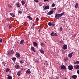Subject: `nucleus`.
Returning <instances> with one entry per match:
<instances>
[{
  "label": "nucleus",
  "mask_w": 79,
  "mask_h": 79,
  "mask_svg": "<svg viewBox=\"0 0 79 79\" xmlns=\"http://www.w3.org/2000/svg\"><path fill=\"white\" fill-rule=\"evenodd\" d=\"M62 51H63V50H62Z\"/></svg>",
  "instance_id": "obj_63"
},
{
  "label": "nucleus",
  "mask_w": 79,
  "mask_h": 79,
  "mask_svg": "<svg viewBox=\"0 0 79 79\" xmlns=\"http://www.w3.org/2000/svg\"><path fill=\"white\" fill-rule=\"evenodd\" d=\"M0 66H1V65L0 64Z\"/></svg>",
  "instance_id": "obj_62"
},
{
  "label": "nucleus",
  "mask_w": 79,
  "mask_h": 79,
  "mask_svg": "<svg viewBox=\"0 0 79 79\" xmlns=\"http://www.w3.org/2000/svg\"><path fill=\"white\" fill-rule=\"evenodd\" d=\"M31 50H32V51H33L34 52H35V51L34 50V47H31Z\"/></svg>",
  "instance_id": "obj_21"
},
{
  "label": "nucleus",
  "mask_w": 79,
  "mask_h": 79,
  "mask_svg": "<svg viewBox=\"0 0 79 79\" xmlns=\"http://www.w3.org/2000/svg\"><path fill=\"white\" fill-rule=\"evenodd\" d=\"M34 1L36 3H37V2H39V0H34Z\"/></svg>",
  "instance_id": "obj_38"
},
{
  "label": "nucleus",
  "mask_w": 79,
  "mask_h": 79,
  "mask_svg": "<svg viewBox=\"0 0 79 79\" xmlns=\"http://www.w3.org/2000/svg\"><path fill=\"white\" fill-rule=\"evenodd\" d=\"M3 63H4V66H5V64H6V63L5 62L3 61L2 62L3 64Z\"/></svg>",
  "instance_id": "obj_36"
},
{
  "label": "nucleus",
  "mask_w": 79,
  "mask_h": 79,
  "mask_svg": "<svg viewBox=\"0 0 79 79\" xmlns=\"http://www.w3.org/2000/svg\"><path fill=\"white\" fill-rule=\"evenodd\" d=\"M44 9L43 10L44 11H45L46 10H48L50 8V6L48 5L46 6L45 5H44L43 6Z\"/></svg>",
  "instance_id": "obj_1"
},
{
  "label": "nucleus",
  "mask_w": 79,
  "mask_h": 79,
  "mask_svg": "<svg viewBox=\"0 0 79 79\" xmlns=\"http://www.w3.org/2000/svg\"><path fill=\"white\" fill-rule=\"evenodd\" d=\"M24 40H22L20 41V44L21 45H23L24 44Z\"/></svg>",
  "instance_id": "obj_12"
},
{
  "label": "nucleus",
  "mask_w": 79,
  "mask_h": 79,
  "mask_svg": "<svg viewBox=\"0 0 79 79\" xmlns=\"http://www.w3.org/2000/svg\"><path fill=\"white\" fill-rule=\"evenodd\" d=\"M64 15V12H63L61 14H60V16H63V15Z\"/></svg>",
  "instance_id": "obj_29"
},
{
  "label": "nucleus",
  "mask_w": 79,
  "mask_h": 79,
  "mask_svg": "<svg viewBox=\"0 0 79 79\" xmlns=\"http://www.w3.org/2000/svg\"><path fill=\"white\" fill-rule=\"evenodd\" d=\"M9 29H10V28H11V25H10L9 26Z\"/></svg>",
  "instance_id": "obj_43"
},
{
  "label": "nucleus",
  "mask_w": 79,
  "mask_h": 79,
  "mask_svg": "<svg viewBox=\"0 0 79 79\" xmlns=\"http://www.w3.org/2000/svg\"><path fill=\"white\" fill-rule=\"evenodd\" d=\"M9 18H7V19H8V20H9Z\"/></svg>",
  "instance_id": "obj_59"
},
{
  "label": "nucleus",
  "mask_w": 79,
  "mask_h": 79,
  "mask_svg": "<svg viewBox=\"0 0 79 79\" xmlns=\"http://www.w3.org/2000/svg\"><path fill=\"white\" fill-rule=\"evenodd\" d=\"M23 69H21V71H23Z\"/></svg>",
  "instance_id": "obj_54"
},
{
  "label": "nucleus",
  "mask_w": 79,
  "mask_h": 79,
  "mask_svg": "<svg viewBox=\"0 0 79 79\" xmlns=\"http://www.w3.org/2000/svg\"><path fill=\"white\" fill-rule=\"evenodd\" d=\"M53 13V12L52 10H51L47 13V15H51Z\"/></svg>",
  "instance_id": "obj_7"
},
{
  "label": "nucleus",
  "mask_w": 79,
  "mask_h": 79,
  "mask_svg": "<svg viewBox=\"0 0 79 79\" xmlns=\"http://www.w3.org/2000/svg\"><path fill=\"white\" fill-rule=\"evenodd\" d=\"M23 24V25H26V24L24 23H22Z\"/></svg>",
  "instance_id": "obj_53"
},
{
  "label": "nucleus",
  "mask_w": 79,
  "mask_h": 79,
  "mask_svg": "<svg viewBox=\"0 0 79 79\" xmlns=\"http://www.w3.org/2000/svg\"><path fill=\"white\" fill-rule=\"evenodd\" d=\"M59 43L60 44H63V41H58Z\"/></svg>",
  "instance_id": "obj_35"
},
{
  "label": "nucleus",
  "mask_w": 79,
  "mask_h": 79,
  "mask_svg": "<svg viewBox=\"0 0 79 79\" xmlns=\"http://www.w3.org/2000/svg\"><path fill=\"white\" fill-rule=\"evenodd\" d=\"M61 68L62 69H66V66H65L64 65H61Z\"/></svg>",
  "instance_id": "obj_8"
},
{
  "label": "nucleus",
  "mask_w": 79,
  "mask_h": 79,
  "mask_svg": "<svg viewBox=\"0 0 79 79\" xmlns=\"http://www.w3.org/2000/svg\"><path fill=\"white\" fill-rule=\"evenodd\" d=\"M8 53L9 55H11V52H8Z\"/></svg>",
  "instance_id": "obj_37"
},
{
  "label": "nucleus",
  "mask_w": 79,
  "mask_h": 79,
  "mask_svg": "<svg viewBox=\"0 0 79 79\" xmlns=\"http://www.w3.org/2000/svg\"><path fill=\"white\" fill-rule=\"evenodd\" d=\"M72 78H73V79H76V78H77V75H73L72 76Z\"/></svg>",
  "instance_id": "obj_13"
},
{
  "label": "nucleus",
  "mask_w": 79,
  "mask_h": 79,
  "mask_svg": "<svg viewBox=\"0 0 79 79\" xmlns=\"http://www.w3.org/2000/svg\"><path fill=\"white\" fill-rule=\"evenodd\" d=\"M55 4L54 3H53L52 4V7H55Z\"/></svg>",
  "instance_id": "obj_32"
},
{
  "label": "nucleus",
  "mask_w": 79,
  "mask_h": 79,
  "mask_svg": "<svg viewBox=\"0 0 79 79\" xmlns=\"http://www.w3.org/2000/svg\"><path fill=\"white\" fill-rule=\"evenodd\" d=\"M9 6L10 7H11V5H9Z\"/></svg>",
  "instance_id": "obj_57"
},
{
  "label": "nucleus",
  "mask_w": 79,
  "mask_h": 79,
  "mask_svg": "<svg viewBox=\"0 0 79 79\" xmlns=\"http://www.w3.org/2000/svg\"><path fill=\"white\" fill-rule=\"evenodd\" d=\"M60 31H63V28L62 27H60Z\"/></svg>",
  "instance_id": "obj_39"
},
{
  "label": "nucleus",
  "mask_w": 79,
  "mask_h": 79,
  "mask_svg": "<svg viewBox=\"0 0 79 79\" xmlns=\"http://www.w3.org/2000/svg\"><path fill=\"white\" fill-rule=\"evenodd\" d=\"M10 15L13 17V18H15V15L14 14H13V13H10Z\"/></svg>",
  "instance_id": "obj_11"
},
{
  "label": "nucleus",
  "mask_w": 79,
  "mask_h": 79,
  "mask_svg": "<svg viewBox=\"0 0 79 79\" xmlns=\"http://www.w3.org/2000/svg\"><path fill=\"white\" fill-rule=\"evenodd\" d=\"M68 60V58L66 57L64 59V61H67V60Z\"/></svg>",
  "instance_id": "obj_30"
},
{
  "label": "nucleus",
  "mask_w": 79,
  "mask_h": 79,
  "mask_svg": "<svg viewBox=\"0 0 79 79\" xmlns=\"http://www.w3.org/2000/svg\"><path fill=\"white\" fill-rule=\"evenodd\" d=\"M52 27H54L55 26V24L52 23Z\"/></svg>",
  "instance_id": "obj_46"
},
{
  "label": "nucleus",
  "mask_w": 79,
  "mask_h": 79,
  "mask_svg": "<svg viewBox=\"0 0 79 79\" xmlns=\"http://www.w3.org/2000/svg\"><path fill=\"white\" fill-rule=\"evenodd\" d=\"M51 36H54V35H55L56 36H57L58 35V34H57L54 33L53 32L51 33Z\"/></svg>",
  "instance_id": "obj_4"
},
{
  "label": "nucleus",
  "mask_w": 79,
  "mask_h": 79,
  "mask_svg": "<svg viewBox=\"0 0 79 79\" xmlns=\"http://www.w3.org/2000/svg\"><path fill=\"white\" fill-rule=\"evenodd\" d=\"M74 69H79V65H77L74 66Z\"/></svg>",
  "instance_id": "obj_6"
},
{
  "label": "nucleus",
  "mask_w": 79,
  "mask_h": 79,
  "mask_svg": "<svg viewBox=\"0 0 79 79\" xmlns=\"http://www.w3.org/2000/svg\"><path fill=\"white\" fill-rule=\"evenodd\" d=\"M26 73H27V74H30V73H31V70L30 69H28L26 71Z\"/></svg>",
  "instance_id": "obj_16"
},
{
  "label": "nucleus",
  "mask_w": 79,
  "mask_h": 79,
  "mask_svg": "<svg viewBox=\"0 0 79 79\" xmlns=\"http://www.w3.org/2000/svg\"><path fill=\"white\" fill-rule=\"evenodd\" d=\"M56 7H55L54 8H52V9L51 10L53 13V12H54V11H55V10H56Z\"/></svg>",
  "instance_id": "obj_19"
},
{
  "label": "nucleus",
  "mask_w": 79,
  "mask_h": 79,
  "mask_svg": "<svg viewBox=\"0 0 79 79\" xmlns=\"http://www.w3.org/2000/svg\"><path fill=\"white\" fill-rule=\"evenodd\" d=\"M16 55H17V58H19L20 57V55L18 52H16Z\"/></svg>",
  "instance_id": "obj_9"
},
{
  "label": "nucleus",
  "mask_w": 79,
  "mask_h": 79,
  "mask_svg": "<svg viewBox=\"0 0 79 79\" xmlns=\"http://www.w3.org/2000/svg\"><path fill=\"white\" fill-rule=\"evenodd\" d=\"M11 59L13 61H16V58L15 57H12Z\"/></svg>",
  "instance_id": "obj_25"
},
{
  "label": "nucleus",
  "mask_w": 79,
  "mask_h": 79,
  "mask_svg": "<svg viewBox=\"0 0 79 79\" xmlns=\"http://www.w3.org/2000/svg\"><path fill=\"white\" fill-rule=\"evenodd\" d=\"M12 79V77L11 76L8 75L7 77V79Z\"/></svg>",
  "instance_id": "obj_24"
},
{
  "label": "nucleus",
  "mask_w": 79,
  "mask_h": 79,
  "mask_svg": "<svg viewBox=\"0 0 79 79\" xmlns=\"http://www.w3.org/2000/svg\"><path fill=\"white\" fill-rule=\"evenodd\" d=\"M40 52H41V53L43 54H44V50L40 49Z\"/></svg>",
  "instance_id": "obj_22"
},
{
  "label": "nucleus",
  "mask_w": 79,
  "mask_h": 79,
  "mask_svg": "<svg viewBox=\"0 0 79 79\" xmlns=\"http://www.w3.org/2000/svg\"><path fill=\"white\" fill-rule=\"evenodd\" d=\"M19 62L21 63V64H23V63H24V62L23 61V60H19Z\"/></svg>",
  "instance_id": "obj_31"
},
{
  "label": "nucleus",
  "mask_w": 79,
  "mask_h": 79,
  "mask_svg": "<svg viewBox=\"0 0 79 79\" xmlns=\"http://www.w3.org/2000/svg\"><path fill=\"white\" fill-rule=\"evenodd\" d=\"M64 79H67V78H64Z\"/></svg>",
  "instance_id": "obj_58"
},
{
  "label": "nucleus",
  "mask_w": 79,
  "mask_h": 79,
  "mask_svg": "<svg viewBox=\"0 0 79 79\" xmlns=\"http://www.w3.org/2000/svg\"><path fill=\"white\" fill-rule=\"evenodd\" d=\"M44 2H49V0H44Z\"/></svg>",
  "instance_id": "obj_44"
},
{
  "label": "nucleus",
  "mask_w": 79,
  "mask_h": 79,
  "mask_svg": "<svg viewBox=\"0 0 79 79\" xmlns=\"http://www.w3.org/2000/svg\"><path fill=\"white\" fill-rule=\"evenodd\" d=\"M78 55L79 56V52H78Z\"/></svg>",
  "instance_id": "obj_61"
},
{
  "label": "nucleus",
  "mask_w": 79,
  "mask_h": 79,
  "mask_svg": "<svg viewBox=\"0 0 79 79\" xmlns=\"http://www.w3.org/2000/svg\"><path fill=\"white\" fill-rule=\"evenodd\" d=\"M11 52L12 54H13V53H14V51H13V50H11Z\"/></svg>",
  "instance_id": "obj_40"
},
{
  "label": "nucleus",
  "mask_w": 79,
  "mask_h": 79,
  "mask_svg": "<svg viewBox=\"0 0 79 79\" xmlns=\"http://www.w3.org/2000/svg\"><path fill=\"white\" fill-rule=\"evenodd\" d=\"M73 52H72L71 53L69 54L68 55V56L70 58H71L73 57Z\"/></svg>",
  "instance_id": "obj_5"
},
{
  "label": "nucleus",
  "mask_w": 79,
  "mask_h": 79,
  "mask_svg": "<svg viewBox=\"0 0 79 79\" xmlns=\"http://www.w3.org/2000/svg\"><path fill=\"white\" fill-rule=\"evenodd\" d=\"M52 23H55V22H54V21H53V22H52Z\"/></svg>",
  "instance_id": "obj_56"
},
{
  "label": "nucleus",
  "mask_w": 79,
  "mask_h": 79,
  "mask_svg": "<svg viewBox=\"0 0 79 79\" xmlns=\"http://www.w3.org/2000/svg\"><path fill=\"white\" fill-rule=\"evenodd\" d=\"M15 68H16V69H19V65L16 64L15 66Z\"/></svg>",
  "instance_id": "obj_15"
},
{
  "label": "nucleus",
  "mask_w": 79,
  "mask_h": 79,
  "mask_svg": "<svg viewBox=\"0 0 79 79\" xmlns=\"http://www.w3.org/2000/svg\"><path fill=\"white\" fill-rule=\"evenodd\" d=\"M67 48H68V46H67V45H65L63 46L62 48L63 49V50H66V49H67Z\"/></svg>",
  "instance_id": "obj_10"
},
{
  "label": "nucleus",
  "mask_w": 79,
  "mask_h": 79,
  "mask_svg": "<svg viewBox=\"0 0 79 79\" xmlns=\"http://www.w3.org/2000/svg\"><path fill=\"white\" fill-rule=\"evenodd\" d=\"M36 21H39V19L38 18H36Z\"/></svg>",
  "instance_id": "obj_41"
},
{
  "label": "nucleus",
  "mask_w": 79,
  "mask_h": 79,
  "mask_svg": "<svg viewBox=\"0 0 79 79\" xmlns=\"http://www.w3.org/2000/svg\"><path fill=\"white\" fill-rule=\"evenodd\" d=\"M10 69H9V68H6L5 69V71L6 72H8V71H10Z\"/></svg>",
  "instance_id": "obj_27"
},
{
  "label": "nucleus",
  "mask_w": 79,
  "mask_h": 79,
  "mask_svg": "<svg viewBox=\"0 0 79 79\" xmlns=\"http://www.w3.org/2000/svg\"><path fill=\"white\" fill-rule=\"evenodd\" d=\"M32 26H35V24H34V23H33Z\"/></svg>",
  "instance_id": "obj_52"
},
{
  "label": "nucleus",
  "mask_w": 79,
  "mask_h": 79,
  "mask_svg": "<svg viewBox=\"0 0 79 79\" xmlns=\"http://www.w3.org/2000/svg\"><path fill=\"white\" fill-rule=\"evenodd\" d=\"M21 2L22 3V5L23 6L24 5V4H25V3H26V2H25L23 0Z\"/></svg>",
  "instance_id": "obj_20"
},
{
  "label": "nucleus",
  "mask_w": 79,
  "mask_h": 79,
  "mask_svg": "<svg viewBox=\"0 0 79 79\" xmlns=\"http://www.w3.org/2000/svg\"><path fill=\"white\" fill-rule=\"evenodd\" d=\"M11 71H10V73H11Z\"/></svg>",
  "instance_id": "obj_60"
},
{
  "label": "nucleus",
  "mask_w": 79,
  "mask_h": 79,
  "mask_svg": "<svg viewBox=\"0 0 79 79\" xmlns=\"http://www.w3.org/2000/svg\"><path fill=\"white\" fill-rule=\"evenodd\" d=\"M60 17H61V16L60 14H56L55 18H56V19H59Z\"/></svg>",
  "instance_id": "obj_2"
},
{
  "label": "nucleus",
  "mask_w": 79,
  "mask_h": 79,
  "mask_svg": "<svg viewBox=\"0 0 79 79\" xmlns=\"http://www.w3.org/2000/svg\"><path fill=\"white\" fill-rule=\"evenodd\" d=\"M61 10H58L59 13H60V12H61Z\"/></svg>",
  "instance_id": "obj_48"
},
{
  "label": "nucleus",
  "mask_w": 79,
  "mask_h": 79,
  "mask_svg": "<svg viewBox=\"0 0 79 79\" xmlns=\"http://www.w3.org/2000/svg\"><path fill=\"white\" fill-rule=\"evenodd\" d=\"M22 11H21L20 10H19L18 12V15H19V14H22Z\"/></svg>",
  "instance_id": "obj_28"
},
{
  "label": "nucleus",
  "mask_w": 79,
  "mask_h": 79,
  "mask_svg": "<svg viewBox=\"0 0 79 79\" xmlns=\"http://www.w3.org/2000/svg\"><path fill=\"white\" fill-rule=\"evenodd\" d=\"M33 44L35 47H37V43L35 42H33Z\"/></svg>",
  "instance_id": "obj_14"
},
{
  "label": "nucleus",
  "mask_w": 79,
  "mask_h": 79,
  "mask_svg": "<svg viewBox=\"0 0 79 79\" xmlns=\"http://www.w3.org/2000/svg\"><path fill=\"white\" fill-rule=\"evenodd\" d=\"M17 74L18 76H20L21 75V71H19L17 73Z\"/></svg>",
  "instance_id": "obj_23"
},
{
  "label": "nucleus",
  "mask_w": 79,
  "mask_h": 79,
  "mask_svg": "<svg viewBox=\"0 0 79 79\" xmlns=\"http://www.w3.org/2000/svg\"><path fill=\"white\" fill-rule=\"evenodd\" d=\"M68 68L69 70H72L73 69V65H70L68 66Z\"/></svg>",
  "instance_id": "obj_3"
},
{
  "label": "nucleus",
  "mask_w": 79,
  "mask_h": 79,
  "mask_svg": "<svg viewBox=\"0 0 79 79\" xmlns=\"http://www.w3.org/2000/svg\"><path fill=\"white\" fill-rule=\"evenodd\" d=\"M48 25L49 26H52V23H51V22H49V23H48Z\"/></svg>",
  "instance_id": "obj_34"
},
{
  "label": "nucleus",
  "mask_w": 79,
  "mask_h": 79,
  "mask_svg": "<svg viewBox=\"0 0 79 79\" xmlns=\"http://www.w3.org/2000/svg\"><path fill=\"white\" fill-rule=\"evenodd\" d=\"M74 64H77V65H78V64H79V61H77L74 62Z\"/></svg>",
  "instance_id": "obj_17"
},
{
  "label": "nucleus",
  "mask_w": 79,
  "mask_h": 79,
  "mask_svg": "<svg viewBox=\"0 0 79 79\" xmlns=\"http://www.w3.org/2000/svg\"><path fill=\"white\" fill-rule=\"evenodd\" d=\"M39 32H40V30H38Z\"/></svg>",
  "instance_id": "obj_55"
},
{
  "label": "nucleus",
  "mask_w": 79,
  "mask_h": 79,
  "mask_svg": "<svg viewBox=\"0 0 79 79\" xmlns=\"http://www.w3.org/2000/svg\"><path fill=\"white\" fill-rule=\"evenodd\" d=\"M34 26H33V25H32L31 27V29H34Z\"/></svg>",
  "instance_id": "obj_49"
},
{
  "label": "nucleus",
  "mask_w": 79,
  "mask_h": 79,
  "mask_svg": "<svg viewBox=\"0 0 79 79\" xmlns=\"http://www.w3.org/2000/svg\"><path fill=\"white\" fill-rule=\"evenodd\" d=\"M77 74H79V70H77Z\"/></svg>",
  "instance_id": "obj_51"
},
{
  "label": "nucleus",
  "mask_w": 79,
  "mask_h": 79,
  "mask_svg": "<svg viewBox=\"0 0 79 79\" xmlns=\"http://www.w3.org/2000/svg\"><path fill=\"white\" fill-rule=\"evenodd\" d=\"M77 6H78V3H76L75 5V8H77Z\"/></svg>",
  "instance_id": "obj_33"
},
{
  "label": "nucleus",
  "mask_w": 79,
  "mask_h": 79,
  "mask_svg": "<svg viewBox=\"0 0 79 79\" xmlns=\"http://www.w3.org/2000/svg\"><path fill=\"white\" fill-rule=\"evenodd\" d=\"M3 40V39H1L0 40V42L1 43H2V40Z\"/></svg>",
  "instance_id": "obj_42"
},
{
  "label": "nucleus",
  "mask_w": 79,
  "mask_h": 79,
  "mask_svg": "<svg viewBox=\"0 0 79 79\" xmlns=\"http://www.w3.org/2000/svg\"><path fill=\"white\" fill-rule=\"evenodd\" d=\"M16 5L18 8H19V7L21 6V5H19V3H16Z\"/></svg>",
  "instance_id": "obj_18"
},
{
  "label": "nucleus",
  "mask_w": 79,
  "mask_h": 79,
  "mask_svg": "<svg viewBox=\"0 0 79 79\" xmlns=\"http://www.w3.org/2000/svg\"><path fill=\"white\" fill-rule=\"evenodd\" d=\"M27 18L29 19H30V20H32V17L30 16H27Z\"/></svg>",
  "instance_id": "obj_26"
},
{
  "label": "nucleus",
  "mask_w": 79,
  "mask_h": 79,
  "mask_svg": "<svg viewBox=\"0 0 79 79\" xmlns=\"http://www.w3.org/2000/svg\"><path fill=\"white\" fill-rule=\"evenodd\" d=\"M40 45L41 47H43V46L44 45V43H41Z\"/></svg>",
  "instance_id": "obj_45"
},
{
  "label": "nucleus",
  "mask_w": 79,
  "mask_h": 79,
  "mask_svg": "<svg viewBox=\"0 0 79 79\" xmlns=\"http://www.w3.org/2000/svg\"><path fill=\"white\" fill-rule=\"evenodd\" d=\"M76 36V34H74L73 35V37H75Z\"/></svg>",
  "instance_id": "obj_47"
},
{
  "label": "nucleus",
  "mask_w": 79,
  "mask_h": 79,
  "mask_svg": "<svg viewBox=\"0 0 79 79\" xmlns=\"http://www.w3.org/2000/svg\"><path fill=\"white\" fill-rule=\"evenodd\" d=\"M56 78L57 79H60V77H56Z\"/></svg>",
  "instance_id": "obj_50"
}]
</instances>
